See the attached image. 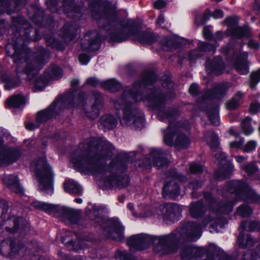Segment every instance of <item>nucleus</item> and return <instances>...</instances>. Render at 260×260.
I'll list each match as a JSON object with an SVG mask.
<instances>
[{
    "mask_svg": "<svg viewBox=\"0 0 260 260\" xmlns=\"http://www.w3.org/2000/svg\"><path fill=\"white\" fill-rule=\"evenodd\" d=\"M206 69L211 75H219L223 72L225 67L220 57H216L211 61L208 59L206 62Z\"/></svg>",
    "mask_w": 260,
    "mask_h": 260,
    "instance_id": "nucleus-23",
    "label": "nucleus"
},
{
    "mask_svg": "<svg viewBox=\"0 0 260 260\" xmlns=\"http://www.w3.org/2000/svg\"><path fill=\"white\" fill-rule=\"evenodd\" d=\"M170 175L173 179L166 183L163 188L162 195L166 198H175L180 193V188L176 180L184 181L186 178L180 174L173 171Z\"/></svg>",
    "mask_w": 260,
    "mask_h": 260,
    "instance_id": "nucleus-14",
    "label": "nucleus"
},
{
    "mask_svg": "<svg viewBox=\"0 0 260 260\" xmlns=\"http://www.w3.org/2000/svg\"><path fill=\"white\" fill-rule=\"evenodd\" d=\"M127 156L126 154L119 155L115 160L110 163L109 168L110 171H107L105 183L106 185L121 189L126 187L129 184L128 177L126 175H117V172H122L127 168L126 161Z\"/></svg>",
    "mask_w": 260,
    "mask_h": 260,
    "instance_id": "nucleus-10",
    "label": "nucleus"
},
{
    "mask_svg": "<svg viewBox=\"0 0 260 260\" xmlns=\"http://www.w3.org/2000/svg\"><path fill=\"white\" fill-rule=\"evenodd\" d=\"M128 208L132 212L133 215L137 217H147L152 215V213L146 211H142L144 208L143 206L139 207V211L137 212H134V205L132 203H129L127 205ZM146 210V209L145 210Z\"/></svg>",
    "mask_w": 260,
    "mask_h": 260,
    "instance_id": "nucleus-48",
    "label": "nucleus"
},
{
    "mask_svg": "<svg viewBox=\"0 0 260 260\" xmlns=\"http://www.w3.org/2000/svg\"><path fill=\"white\" fill-rule=\"evenodd\" d=\"M13 22L22 37L16 40H12L6 45L7 55L13 59L17 75L19 76V74L24 73L30 80L47 62L49 52L41 47H38L35 52H31L23 46L22 37L26 40L30 39V34L32 27L22 17L14 19Z\"/></svg>",
    "mask_w": 260,
    "mask_h": 260,
    "instance_id": "nucleus-2",
    "label": "nucleus"
},
{
    "mask_svg": "<svg viewBox=\"0 0 260 260\" xmlns=\"http://www.w3.org/2000/svg\"><path fill=\"white\" fill-rule=\"evenodd\" d=\"M13 222V228L7 226L6 230L11 233L18 232L21 236H24L28 231L29 225L28 223L24 224V221L21 217H12L8 221Z\"/></svg>",
    "mask_w": 260,
    "mask_h": 260,
    "instance_id": "nucleus-22",
    "label": "nucleus"
},
{
    "mask_svg": "<svg viewBox=\"0 0 260 260\" xmlns=\"http://www.w3.org/2000/svg\"><path fill=\"white\" fill-rule=\"evenodd\" d=\"M156 79L153 72H146L142 81L135 82L132 90L125 89L121 96L114 101L117 110L116 114L122 126L130 127L135 129H141L144 126V114L135 103L146 100L150 107L159 112L160 110H164L167 101L174 96V93L170 92L168 98L158 88L150 90L146 97L142 96V89L146 86L153 84Z\"/></svg>",
    "mask_w": 260,
    "mask_h": 260,
    "instance_id": "nucleus-1",
    "label": "nucleus"
},
{
    "mask_svg": "<svg viewBox=\"0 0 260 260\" xmlns=\"http://www.w3.org/2000/svg\"><path fill=\"white\" fill-rule=\"evenodd\" d=\"M238 243L240 247L246 248L251 247L253 245L254 239L250 235H248L246 239H245L242 233H240L238 238Z\"/></svg>",
    "mask_w": 260,
    "mask_h": 260,
    "instance_id": "nucleus-46",
    "label": "nucleus"
},
{
    "mask_svg": "<svg viewBox=\"0 0 260 260\" xmlns=\"http://www.w3.org/2000/svg\"><path fill=\"white\" fill-rule=\"evenodd\" d=\"M46 3L48 9L53 12L69 13L77 11L73 0H47Z\"/></svg>",
    "mask_w": 260,
    "mask_h": 260,
    "instance_id": "nucleus-17",
    "label": "nucleus"
},
{
    "mask_svg": "<svg viewBox=\"0 0 260 260\" xmlns=\"http://www.w3.org/2000/svg\"><path fill=\"white\" fill-rule=\"evenodd\" d=\"M228 36L240 39L244 37H248L250 35L249 30L247 28L236 26L233 28H229L226 30Z\"/></svg>",
    "mask_w": 260,
    "mask_h": 260,
    "instance_id": "nucleus-33",
    "label": "nucleus"
},
{
    "mask_svg": "<svg viewBox=\"0 0 260 260\" xmlns=\"http://www.w3.org/2000/svg\"><path fill=\"white\" fill-rule=\"evenodd\" d=\"M44 11L42 9H38L32 16V20L37 24H41L44 20Z\"/></svg>",
    "mask_w": 260,
    "mask_h": 260,
    "instance_id": "nucleus-53",
    "label": "nucleus"
},
{
    "mask_svg": "<svg viewBox=\"0 0 260 260\" xmlns=\"http://www.w3.org/2000/svg\"><path fill=\"white\" fill-rule=\"evenodd\" d=\"M85 94L78 90H74L62 95L60 98L51 105L46 110L38 113L36 120L40 124L59 113L62 108H70L82 106L84 104Z\"/></svg>",
    "mask_w": 260,
    "mask_h": 260,
    "instance_id": "nucleus-8",
    "label": "nucleus"
},
{
    "mask_svg": "<svg viewBox=\"0 0 260 260\" xmlns=\"http://www.w3.org/2000/svg\"><path fill=\"white\" fill-rule=\"evenodd\" d=\"M243 94L241 91L237 92L233 98L226 103V107L229 110H234L238 108L241 104Z\"/></svg>",
    "mask_w": 260,
    "mask_h": 260,
    "instance_id": "nucleus-38",
    "label": "nucleus"
},
{
    "mask_svg": "<svg viewBox=\"0 0 260 260\" xmlns=\"http://www.w3.org/2000/svg\"><path fill=\"white\" fill-rule=\"evenodd\" d=\"M88 215L89 218L94 220L96 223H99L101 226H103L102 223L104 222V219L98 215V212L96 210L90 211Z\"/></svg>",
    "mask_w": 260,
    "mask_h": 260,
    "instance_id": "nucleus-56",
    "label": "nucleus"
},
{
    "mask_svg": "<svg viewBox=\"0 0 260 260\" xmlns=\"http://www.w3.org/2000/svg\"><path fill=\"white\" fill-rule=\"evenodd\" d=\"M85 84L93 87H95L97 86L100 84V83L99 80L96 78L92 77L88 78L86 80Z\"/></svg>",
    "mask_w": 260,
    "mask_h": 260,
    "instance_id": "nucleus-64",
    "label": "nucleus"
},
{
    "mask_svg": "<svg viewBox=\"0 0 260 260\" xmlns=\"http://www.w3.org/2000/svg\"><path fill=\"white\" fill-rule=\"evenodd\" d=\"M251 118L247 117L242 120L241 127L243 133L245 135H249L253 132V127L251 124Z\"/></svg>",
    "mask_w": 260,
    "mask_h": 260,
    "instance_id": "nucleus-47",
    "label": "nucleus"
},
{
    "mask_svg": "<svg viewBox=\"0 0 260 260\" xmlns=\"http://www.w3.org/2000/svg\"><path fill=\"white\" fill-rule=\"evenodd\" d=\"M35 88L37 90H42L46 86L45 81L42 77H39L36 79L35 82Z\"/></svg>",
    "mask_w": 260,
    "mask_h": 260,
    "instance_id": "nucleus-59",
    "label": "nucleus"
},
{
    "mask_svg": "<svg viewBox=\"0 0 260 260\" xmlns=\"http://www.w3.org/2000/svg\"><path fill=\"white\" fill-rule=\"evenodd\" d=\"M25 103L24 97L20 94L14 95L6 101L8 108H19L21 105H24Z\"/></svg>",
    "mask_w": 260,
    "mask_h": 260,
    "instance_id": "nucleus-37",
    "label": "nucleus"
},
{
    "mask_svg": "<svg viewBox=\"0 0 260 260\" xmlns=\"http://www.w3.org/2000/svg\"><path fill=\"white\" fill-rule=\"evenodd\" d=\"M3 181L9 188L16 193H22L23 188L18 182L17 176L9 175L3 178Z\"/></svg>",
    "mask_w": 260,
    "mask_h": 260,
    "instance_id": "nucleus-27",
    "label": "nucleus"
},
{
    "mask_svg": "<svg viewBox=\"0 0 260 260\" xmlns=\"http://www.w3.org/2000/svg\"><path fill=\"white\" fill-rule=\"evenodd\" d=\"M78 30L75 25L67 24L61 30V37L66 42L69 43L76 37Z\"/></svg>",
    "mask_w": 260,
    "mask_h": 260,
    "instance_id": "nucleus-30",
    "label": "nucleus"
},
{
    "mask_svg": "<svg viewBox=\"0 0 260 260\" xmlns=\"http://www.w3.org/2000/svg\"><path fill=\"white\" fill-rule=\"evenodd\" d=\"M3 135L0 131V164L10 165L17 160L20 157V153L16 149L4 145Z\"/></svg>",
    "mask_w": 260,
    "mask_h": 260,
    "instance_id": "nucleus-15",
    "label": "nucleus"
},
{
    "mask_svg": "<svg viewBox=\"0 0 260 260\" xmlns=\"http://www.w3.org/2000/svg\"><path fill=\"white\" fill-rule=\"evenodd\" d=\"M204 170L203 166L199 164H191L189 167V171L191 173H200Z\"/></svg>",
    "mask_w": 260,
    "mask_h": 260,
    "instance_id": "nucleus-58",
    "label": "nucleus"
},
{
    "mask_svg": "<svg viewBox=\"0 0 260 260\" xmlns=\"http://www.w3.org/2000/svg\"><path fill=\"white\" fill-rule=\"evenodd\" d=\"M92 17L98 23L100 27L105 28L117 20V15L114 8H105L101 11L99 0H88Z\"/></svg>",
    "mask_w": 260,
    "mask_h": 260,
    "instance_id": "nucleus-12",
    "label": "nucleus"
},
{
    "mask_svg": "<svg viewBox=\"0 0 260 260\" xmlns=\"http://www.w3.org/2000/svg\"><path fill=\"white\" fill-rule=\"evenodd\" d=\"M159 44L162 49L165 51H169L171 48L177 46L176 41L172 37L163 38L160 40Z\"/></svg>",
    "mask_w": 260,
    "mask_h": 260,
    "instance_id": "nucleus-43",
    "label": "nucleus"
},
{
    "mask_svg": "<svg viewBox=\"0 0 260 260\" xmlns=\"http://www.w3.org/2000/svg\"><path fill=\"white\" fill-rule=\"evenodd\" d=\"M46 40L48 45L52 48H56L58 50H62L64 49L63 44L59 41L56 40L53 37L46 38Z\"/></svg>",
    "mask_w": 260,
    "mask_h": 260,
    "instance_id": "nucleus-50",
    "label": "nucleus"
},
{
    "mask_svg": "<svg viewBox=\"0 0 260 260\" xmlns=\"http://www.w3.org/2000/svg\"><path fill=\"white\" fill-rule=\"evenodd\" d=\"M177 112L170 109H164L158 112V118L161 121H168L169 124L166 130L163 131L164 142L168 146L174 145L178 149H186L191 143L190 138L183 131L190 128L187 120L175 122Z\"/></svg>",
    "mask_w": 260,
    "mask_h": 260,
    "instance_id": "nucleus-6",
    "label": "nucleus"
},
{
    "mask_svg": "<svg viewBox=\"0 0 260 260\" xmlns=\"http://www.w3.org/2000/svg\"><path fill=\"white\" fill-rule=\"evenodd\" d=\"M230 87L228 83H220L214 87L212 89L206 91L200 100V102H205L208 100H219L226 94Z\"/></svg>",
    "mask_w": 260,
    "mask_h": 260,
    "instance_id": "nucleus-19",
    "label": "nucleus"
},
{
    "mask_svg": "<svg viewBox=\"0 0 260 260\" xmlns=\"http://www.w3.org/2000/svg\"><path fill=\"white\" fill-rule=\"evenodd\" d=\"M103 224L107 226L104 230V233L109 238L117 241L123 238L124 228L117 219H109Z\"/></svg>",
    "mask_w": 260,
    "mask_h": 260,
    "instance_id": "nucleus-16",
    "label": "nucleus"
},
{
    "mask_svg": "<svg viewBox=\"0 0 260 260\" xmlns=\"http://www.w3.org/2000/svg\"><path fill=\"white\" fill-rule=\"evenodd\" d=\"M46 74H47L48 78L57 80L62 76V72L61 69L59 67L52 66L47 69Z\"/></svg>",
    "mask_w": 260,
    "mask_h": 260,
    "instance_id": "nucleus-44",
    "label": "nucleus"
},
{
    "mask_svg": "<svg viewBox=\"0 0 260 260\" xmlns=\"http://www.w3.org/2000/svg\"><path fill=\"white\" fill-rule=\"evenodd\" d=\"M239 230L240 233L243 231H258L260 230V222L258 221H243Z\"/></svg>",
    "mask_w": 260,
    "mask_h": 260,
    "instance_id": "nucleus-36",
    "label": "nucleus"
},
{
    "mask_svg": "<svg viewBox=\"0 0 260 260\" xmlns=\"http://www.w3.org/2000/svg\"><path fill=\"white\" fill-rule=\"evenodd\" d=\"M180 255L183 260H190L197 257H201V260H232L222 249L214 245H210L207 250L187 245L181 249Z\"/></svg>",
    "mask_w": 260,
    "mask_h": 260,
    "instance_id": "nucleus-9",
    "label": "nucleus"
},
{
    "mask_svg": "<svg viewBox=\"0 0 260 260\" xmlns=\"http://www.w3.org/2000/svg\"><path fill=\"white\" fill-rule=\"evenodd\" d=\"M202 185V183L198 180H193L189 184V188L192 190L191 196L193 198L197 197L196 191L198 188H200Z\"/></svg>",
    "mask_w": 260,
    "mask_h": 260,
    "instance_id": "nucleus-55",
    "label": "nucleus"
},
{
    "mask_svg": "<svg viewBox=\"0 0 260 260\" xmlns=\"http://www.w3.org/2000/svg\"><path fill=\"white\" fill-rule=\"evenodd\" d=\"M215 47L210 44L201 42L199 44L198 49L191 51L189 53L188 57L190 60H196L203 55V52L215 51Z\"/></svg>",
    "mask_w": 260,
    "mask_h": 260,
    "instance_id": "nucleus-25",
    "label": "nucleus"
},
{
    "mask_svg": "<svg viewBox=\"0 0 260 260\" xmlns=\"http://www.w3.org/2000/svg\"><path fill=\"white\" fill-rule=\"evenodd\" d=\"M1 80L5 83V87L8 90L17 87L20 84V80L18 78H14L8 73L2 75Z\"/></svg>",
    "mask_w": 260,
    "mask_h": 260,
    "instance_id": "nucleus-35",
    "label": "nucleus"
},
{
    "mask_svg": "<svg viewBox=\"0 0 260 260\" xmlns=\"http://www.w3.org/2000/svg\"><path fill=\"white\" fill-rule=\"evenodd\" d=\"M62 214L73 222H76L79 217V213L78 211L68 207L62 208Z\"/></svg>",
    "mask_w": 260,
    "mask_h": 260,
    "instance_id": "nucleus-41",
    "label": "nucleus"
},
{
    "mask_svg": "<svg viewBox=\"0 0 260 260\" xmlns=\"http://www.w3.org/2000/svg\"><path fill=\"white\" fill-rule=\"evenodd\" d=\"M182 209L180 206L175 203H166L159 206L156 210V214L162 215L164 218L174 220L181 214Z\"/></svg>",
    "mask_w": 260,
    "mask_h": 260,
    "instance_id": "nucleus-18",
    "label": "nucleus"
},
{
    "mask_svg": "<svg viewBox=\"0 0 260 260\" xmlns=\"http://www.w3.org/2000/svg\"><path fill=\"white\" fill-rule=\"evenodd\" d=\"M114 150L109 142L92 138L79 144L72 162L81 171L100 173L103 170V161L110 157Z\"/></svg>",
    "mask_w": 260,
    "mask_h": 260,
    "instance_id": "nucleus-5",
    "label": "nucleus"
},
{
    "mask_svg": "<svg viewBox=\"0 0 260 260\" xmlns=\"http://www.w3.org/2000/svg\"><path fill=\"white\" fill-rule=\"evenodd\" d=\"M210 16V12L208 10H206L203 15L197 16L195 22L197 25L203 24L206 22Z\"/></svg>",
    "mask_w": 260,
    "mask_h": 260,
    "instance_id": "nucleus-52",
    "label": "nucleus"
},
{
    "mask_svg": "<svg viewBox=\"0 0 260 260\" xmlns=\"http://www.w3.org/2000/svg\"><path fill=\"white\" fill-rule=\"evenodd\" d=\"M31 205L36 209L41 210L49 214H55L59 211V207L55 205L47 204L40 201H34Z\"/></svg>",
    "mask_w": 260,
    "mask_h": 260,
    "instance_id": "nucleus-31",
    "label": "nucleus"
},
{
    "mask_svg": "<svg viewBox=\"0 0 260 260\" xmlns=\"http://www.w3.org/2000/svg\"><path fill=\"white\" fill-rule=\"evenodd\" d=\"M214 162L220 165L219 169L215 173V177L221 180L229 177L232 174L234 166L226 160L225 154L221 151L214 155Z\"/></svg>",
    "mask_w": 260,
    "mask_h": 260,
    "instance_id": "nucleus-13",
    "label": "nucleus"
},
{
    "mask_svg": "<svg viewBox=\"0 0 260 260\" xmlns=\"http://www.w3.org/2000/svg\"><path fill=\"white\" fill-rule=\"evenodd\" d=\"M231 196L234 194L235 200H225L217 204L212 198L210 192H206L204 197L208 201L212 211L203 221V225L206 227L209 223L210 232H218V228H223L226 223V219L220 214H228L233 209L234 205L240 200L249 202H256L260 200L259 197L246 183L240 180H233L229 182L224 187ZM233 197H230L233 198Z\"/></svg>",
    "mask_w": 260,
    "mask_h": 260,
    "instance_id": "nucleus-4",
    "label": "nucleus"
},
{
    "mask_svg": "<svg viewBox=\"0 0 260 260\" xmlns=\"http://www.w3.org/2000/svg\"><path fill=\"white\" fill-rule=\"evenodd\" d=\"M257 143L255 141L251 140L248 142L242 149L244 152H249L254 150L256 147Z\"/></svg>",
    "mask_w": 260,
    "mask_h": 260,
    "instance_id": "nucleus-60",
    "label": "nucleus"
},
{
    "mask_svg": "<svg viewBox=\"0 0 260 260\" xmlns=\"http://www.w3.org/2000/svg\"><path fill=\"white\" fill-rule=\"evenodd\" d=\"M248 53L246 52L242 53L236 59L235 63V68L241 74L245 75L249 73V68L247 62Z\"/></svg>",
    "mask_w": 260,
    "mask_h": 260,
    "instance_id": "nucleus-26",
    "label": "nucleus"
},
{
    "mask_svg": "<svg viewBox=\"0 0 260 260\" xmlns=\"http://www.w3.org/2000/svg\"><path fill=\"white\" fill-rule=\"evenodd\" d=\"M202 226L195 222H187L172 233L161 236L141 234L131 236L127 244L132 249L143 250L151 245L156 252L171 253L177 251L184 242L193 241L200 238Z\"/></svg>",
    "mask_w": 260,
    "mask_h": 260,
    "instance_id": "nucleus-3",
    "label": "nucleus"
},
{
    "mask_svg": "<svg viewBox=\"0 0 260 260\" xmlns=\"http://www.w3.org/2000/svg\"><path fill=\"white\" fill-rule=\"evenodd\" d=\"M166 155V152L162 150L153 149L150 152V157L154 166L159 169L168 165V162Z\"/></svg>",
    "mask_w": 260,
    "mask_h": 260,
    "instance_id": "nucleus-24",
    "label": "nucleus"
},
{
    "mask_svg": "<svg viewBox=\"0 0 260 260\" xmlns=\"http://www.w3.org/2000/svg\"><path fill=\"white\" fill-rule=\"evenodd\" d=\"M207 113L209 119L213 124L215 125L219 124V120L218 118V107L217 105H214L210 108H208Z\"/></svg>",
    "mask_w": 260,
    "mask_h": 260,
    "instance_id": "nucleus-39",
    "label": "nucleus"
},
{
    "mask_svg": "<svg viewBox=\"0 0 260 260\" xmlns=\"http://www.w3.org/2000/svg\"><path fill=\"white\" fill-rule=\"evenodd\" d=\"M101 44V37L95 30L89 31L82 40L81 46L85 50L94 51L99 49Z\"/></svg>",
    "mask_w": 260,
    "mask_h": 260,
    "instance_id": "nucleus-20",
    "label": "nucleus"
},
{
    "mask_svg": "<svg viewBox=\"0 0 260 260\" xmlns=\"http://www.w3.org/2000/svg\"><path fill=\"white\" fill-rule=\"evenodd\" d=\"M64 190L70 193L80 194L82 189L80 185L73 181H67L64 183Z\"/></svg>",
    "mask_w": 260,
    "mask_h": 260,
    "instance_id": "nucleus-42",
    "label": "nucleus"
},
{
    "mask_svg": "<svg viewBox=\"0 0 260 260\" xmlns=\"http://www.w3.org/2000/svg\"><path fill=\"white\" fill-rule=\"evenodd\" d=\"M92 96L94 100L93 104L90 107L84 109L85 115L89 118L95 119L98 117L100 108L102 107L103 97L98 92H94Z\"/></svg>",
    "mask_w": 260,
    "mask_h": 260,
    "instance_id": "nucleus-21",
    "label": "nucleus"
},
{
    "mask_svg": "<svg viewBox=\"0 0 260 260\" xmlns=\"http://www.w3.org/2000/svg\"><path fill=\"white\" fill-rule=\"evenodd\" d=\"M31 169L39 180L40 189L47 193L52 192V173L51 167L47 164L46 158L43 157L34 161L31 165Z\"/></svg>",
    "mask_w": 260,
    "mask_h": 260,
    "instance_id": "nucleus-11",
    "label": "nucleus"
},
{
    "mask_svg": "<svg viewBox=\"0 0 260 260\" xmlns=\"http://www.w3.org/2000/svg\"><path fill=\"white\" fill-rule=\"evenodd\" d=\"M162 78L164 80L162 83V86L169 89H172L174 86V83L172 82L171 79L168 77H163Z\"/></svg>",
    "mask_w": 260,
    "mask_h": 260,
    "instance_id": "nucleus-63",
    "label": "nucleus"
},
{
    "mask_svg": "<svg viewBox=\"0 0 260 260\" xmlns=\"http://www.w3.org/2000/svg\"><path fill=\"white\" fill-rule=\"evenodd\" d=\"M240 168L248 176L254 174L258 171V167L254 161L241 164H240Z\"/></svg>",
    "mask_w": 260,
    "mask_h": 260,
    "instance_id": "nucleus-40",
    "label": "nucleus"
},
{
    "mask_svg": "<svg viewBox=\"0 0 260 260\" xmlns=\"http://www.w3.org/2000/svg\"><path fill=\"white\" fill-rule=\"evenodd\" d=\"M111 25L114 28L109 34V39L112 42H121L129 38L143 44H152L159 40L160 37L152 32L139 31L133 20L119 21L117 18Z\"/></svg>",
    "mask_w": 260,
    "mask_h": 260,
    "instance_id": "nucleus-7",
    "label": "nucleus"
},
{
    "mask_svg": "<svg viewBox=\"0 0 260 260\" xmlns=\"http://www.w3.org/2000/svg\"><path fill=\"white\" fill-rule=\"evenodd\" d=\"M117 124V120L111 115H104L100 120V126L105 130L111 129L115 127Z\"/></svg>",
    "mask_w": 260,
    "mask_h": 260,
    "instance_id": "nucleus-32",
    "label": "nucleus"
},
{
    "mask_svg": "<svg viewBox=\"0 0 260 260\" xmlns=\"http://www.w3.org/2000/svg\"><path fill=\"white\" fill-rule=\"evenodd\" d=\"M259 256L257 253L251 250H248L242 255V260H256Z\"/></svg>",
    "mask_w": 260,
    "mask_h": 260,
    "instance_id": "nucleus-57",
    "label": "nucleus"
},
{
    "mask_svg": "<svg viewBox=\"0 0 260 260\" xmlns=\"http://www.w3.org/2000/svg\"><path fill=\"white\" fill-rule=\"evenodd\" d=\"M204 139L209 145L212 151H216L218 150L219 144L218 137L213 132L210 131L206 132L204 134Z\"/></svg>",
    "mask_w": 260,
    "mask_h": 260,
    "instance_id": "nucleus-34",
    "label": "nucleus"
},
{
    "mask_svg": "<svg viewBox=\"0 0 260 260\" xmlns=\"http://www.w3.org/2000/svg\"><path fill=\"white\" fill-rule=\"evenodd\" d=\"M189 214L193 218L202 217L206 211V207L202 201L192 202L189 205Z\"/></svg>",
    "mask_w": 260,
    "mask_h": 260,
    "instance_id": "nucleus-29",
    "label": "nucleus"
},
{
    "mask_svg": "<svg viewBox=\"0 0 260 260\" xmlns=\"http://www.w3.org/2000/svg\"><path fill=\"white\" fill-rule=\"evenodd\" d=\"M26 4V0H15L14 2V9L11 8V4L8 0H0V12H7L10 14L15 10L16 8L20 6H24Z\"/></svg>",
    "mask_w": 260,
    "mask_h": 260,
    "instance_id": "nucleus-28",
    "label": "nucleus"
},
{
    "mask_svg": "<svg viewBox=\"0 0 260 260\" xmlns=\"http://www.w3.org/2000/svg\"><path fill=\"white\" fill-rule=\"evenodd\" d=\"M115 256L116 258H118L119 260H129L131 257L130 254L125 251H118Z\"/></svg>",
    "mask_w": 260,
    "mask_h": 260,
    "instance_id": "nucleus-62",
    "label": "nucleus"
},
{
    "mask_svg": "<svg viewBox=\"0 0 260 260\" xmlns=\"http://www.w3.org/2000/svg\"><path fill=\"white\" fill-rule=\"evenodd\" d=\"M252 209L247 205L243 204L239 206L236 211V214L241 217H247L251 214Z\"/></svg>",
    "mask_w": 260,
    "mask_h": 260,
    "instance_id": "nucleus-49",
    "label": "nucleus"
},
{
    "mask_svg": "<svg viewBox=\"0 0 260 260\" xmlns=\"http://www.w3.org/2000/svg\"><path fill=\"white\" fill-rule=\"evenodd\" d=\"M260 81V69L256 72L252 73L250 75L249 86L253 89Z\"/></svg>",
    "mask_w": 260,
    "mask_h": 260,
    "instance_id": "nucleus-51",
    "label": "nucleus"
},
{
    "mask_svg": "<svg viewBox=\"0 0 260 260\" xmlns=\"http://www.w3.org/2000/svg\"><path fill=\"white\" fill-rule=\"evenodd\" d=\"M238 20L239 18L237 16H230L225 19L223 23L224 24L230 27V28H233L236 27Z\"/></svg>",
    "mask_w": 260,
    "mask_h": 260,
    "instance_id": "nucleus-54",
    "label": "nucleus"
},
{
    "mask_svg": "<svg viewBox=\"0 0 260 260\" xmlns=\"http://www.w3.org/2000/svg\"><path fill=\"white\" fill-rule=\"evenodd\" d=\"M101 85L105 89L111 91H116L121 87V84L114 79H109L101 83Z\"/></svg>",
    "mask_w": 260,
    "mask_h": 260,
    "instance_id": "nucleus-45",
    "label": "nucleus"
},
{
    "mask_svg": "<svg viewBox=\"0 0 260 260\" xmlns=\"http://www.w3.org/2000/svg\"><path fill=\"white\" fill-rule=\"evenodd\" d=\"M247 46L251 49L258 50L260 48V43L256 40L250 39L247 42Z\"/></svg>",
    "mask_w": 260,
    "mask_h": 260,
    "instance_id": "nucleus-61",
    "label": "nucleus"
}]
</instances>
